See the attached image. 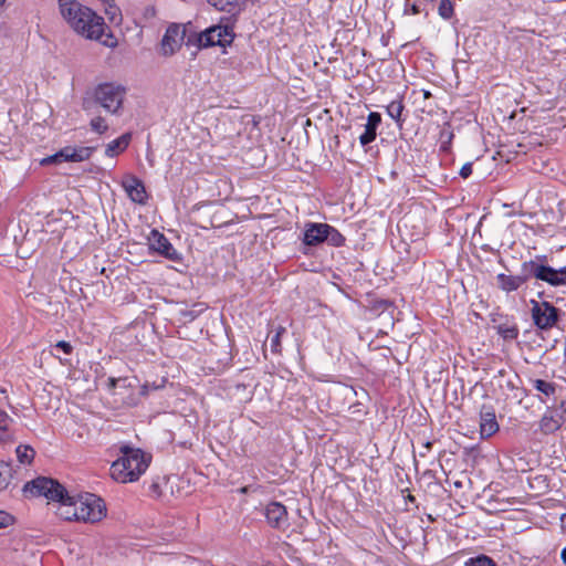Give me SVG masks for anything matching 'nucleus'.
I'll use <instances>...</instances> for the list:
<instances>
[{
  "instance_id": "obj_1",
  "label": "nucleus",
  "mask_w": 566,
  "mask_h": 566,
  "mask_svg": "<svg viewBox=\"0 0 566 566\" xmlns=\"http://www.w3.org/2000/svg\"><path fill=\"white\" fill-rule=\"evenodd\" d=\"M59 8L64 20L76 33L90 40H101L105 30L103 17L76 0H59Z\"/></svg>"
},
{
  "instance_id": "obj_2",
  "label": "nucleus",
  "mask_w": 566,
  "mask_h": 566,
  "mask_svg": "<svg viewBox=\"0 0 566 566\" xmlns=\"http://www.w3.org/2000/svg\"><path fill=\"white\" fill-rule=\"evenodd\" d=\"M24 491L33 496H44L59 502L57 515L65 521L81 522L75 504L76 496L67 493L65 488L51 478H38L27 483Z\"/></svg>"
},
{
  "instance_id": "obj_3",
  "label": "nucleus",
  "mask_w": 566,
  "mask_h": 566,
  "mask_svg": "<svg viewBox=\"0 0 566 566\" xmlns=\"http://www.w3.org/2000/svg\"><path fill=\"white\" fill-rule=\"evenodd\" d=\"M120 457L112 463L111 475L119 483L137 481L150 463V455L138 448L120 447Z\"/></svg>"
},
{
  "instance_id": "obj_4",
  "label": "nucleus",
  "mask_w": 566,
  "mask_h": 566,
  "mask_svg": "<svg viewBox=\"0 0 566 566\" xmlns=\"http://www.w3.org/2000/svg\"><path fill=\"white\" fill-rule=\"evenodd\" d=\"M126 88L114 82H105L96 85L82 99V108L91 112L94 105L101 106L111 115H120Z\"/></svg>"
},
{
  "instance_id": "obj_5",
  "label": "nucleus",
  "mask_w": 566,
  "mask_h": 566,
  "mask_svg": "<svg viewBox=\"0 0 566 566\" xmlns=\"http://www.w3.org/2000/svg\"><path fill=\"white\" fill-rule=\"evenodd\" d=\"M233 25L234 22H231V18H222L219 24L212 25L199 34V46L210 48L219 45L224 48L230 45L234 40Z\"/></svg>"
},
{
  "instance_id": "obj_6",
  "label": "nucleus",
  "mask_w": 566,
  "mask_h": 566,
  "mask_svg": "<svg viewBox=\"0 0 566 566\" xmlns=\"http://www.w3.org/2000/svg\"><path fill=\"white\" fill-rule=\"evenodd\" d=\"M80 520L84 523H96L106 516V505L103 499L93 494H80L75 499Z\"/></svg>"
},
{
  "instance_id": "obj_7",
  "label": "nucleus",
  "mask_w": 566,
  "mask_h": 566,
  "mask_svg": "<svg viewBox=\"0 0 566 566\" xmlns=\"http://www.w3.org/2000/svg\"><path fill=\"white\" fill-rule=\"evenodd\" d=\"M531 316L534 325L541 331H549L559 321V310L547 301L531 300Z\"/></svg>"
},
{
  "instance_id": "obj_8",
  "label": "nucleus",
  "mask_w": 566,
  "mask_h": 566,
  "mask_svg": "<svg viewBox=\"0 0 566 566\" xmlns=\"http://www.w3.org/2000/svg\"><path fill=\"white\" fill-rule=\"evenodd\" d=\"M95 147L91 146H65L57 153L46 156L40 160V165L45 167L50 165H59L62 163H81L91 158L95 151Z\"/></svg>"
},
{
  "instance_id": "obj_9",
  "label": "nucleus",
  "mask_w": 566,
  "mask_h": 566,
  "mask_svg": "<svg viewBox=\"0 0 566 566\" xmlns=\"http://www.w3.org/2000/svg\"><path fill=\"white\" fill-rule=\"evenodd\" d=\"M546 255H536L534 259L528 260L530 279H535L545 282L553 287H558L560 280L557 276V269L546 263Z\"/></svg>"
},
{
  "instance_id": "obj_10",
  "label": "nucleus",
  "mask_w": 566,
  "mask_h": 566,
  "mask_svg": "<svg viewBox=\"0 0 566 566\" xmlns=\"http://www.w3.org/2000/svg\"><path fill=\"white\" fill-rule=\"evenodd\" d=\"M528 263L524 261L521 264L520 273L516 275L500 273L496 275V284L505 293L517 291L523 284L530 281Z\"/></svg>"
},
{
  "instance_id": "obj_11",
  "label": "nucleus",
  "mask_w": 566,
  "mask_h": 566,
  "mask_svg": "<svg viewBox=\"0 0 566 566\" xmlns=\"http://www.w3.org/2000/svg\"><path fill=\"white\" fill-rule=\"evenodd\" d=\"M326 223L306 222L303 232V253L310 254V249L325 243Z\"/></svg>"
},
{
  "instance_id": "obj_12",
  "label": "nucleus",
  "mask_w": 566,
  "mask_h": 566,
  "mask_svg": "<svg viewBox=\"0 0 566 566\" xmlns=\"http://www.w3.org/2000/svg\"><path fill=\"white\" fill-rule=\"evenodd\" d=\"M149 248L150 250L159 253L170 261H179L180 254L172 247L169 240L158 230L153 229L148 237Z\"/></svg>"
},
{
  "instance_id": "obj_13",
  "label": "nucleus",
  "mask_w": 566,
  "mask_h": 566,
  "mask_svg": "<svg viewBox=\"0 0 566 566\" xmlns=\"http://www.w3.org/2000/svg\"><path fill=\"white\" fill-rule=\"evenodd\" d=\"M184 40V31L177 24H171L167 28L161 43L160 51L165 56H170L181 48Z\"/></svg>"
},
{
  "instance_id": "obj_14",
  "label": "nucleus",
  "mask_w": 566,
  "mask_h": 566,
  "mask_svg": "<svg viewBox=\"0 0 566 566\" xmlns=\"http://www.w3.org/2000/svg\"><path fill=\"white\" fill-rule=\"evenodd\" d=\"M264 516L273 528L284 530L289 526L286 507L280 502L269 503L264 509Z\"/></svg>"
},
{
  "instance_id": "obj_15",
  "label": "nucleus",
  "mask_w": 566,
  "mask_h": 566,
  "mask_svg": "<svg viewBox=\"0 0 566 566\" xmlns=\"http://www.w3.org/2000/svg\"><path fill=\"white\" fill-rule=\"evenodd\" d=\"M500 429L496 420L494 407L483 405L480 410V434L482 439H488L495 434Z\"/></svg>"
},
{
  "instance_id": "obj_16",
  "label": "nucleus",
  "mask_w": 566,
  "mask_h": 566,
  "mask_svg": "<svg viewBox=\"0 0 566 566\" xmlns=\"http://www.w3.org/2000/svg\"><path fill=\"white\" fill-rule=\"evenodd\" d=\"M129 199L136 203L144 205L147 201V193L143 181L136 176L128 175L122 182Z\"/></svg>"
},
{
  "instance_id": "obj_17",
  "label": "nucleus",
  "mask_w": 566,
  "mask_h": 566,
  "mask_svg": "<svg viewBox=\"0 0 566 566\" xmlns=\"http://www.w3.org/2000/svg\"><path fill=\"white\" fill-rule=\"evenodd\" d=\"M566 421L564 415H555L552 410H547L539 420V430L544 434L556 432Z\"/></svg>"
},
{
  "instance_id": "obj_18",
  "label": "nucleus",
  "mask_w": 566,
  "mask_h": 566,
  "mask_svg": "<svg viewBox=\"0 0 566 566\" xmlns=\"http://www.w3.org/2000/svg\"><path fill=\"white\" fill-rule=\"evenodd\" d=\"M381 123V115L377 112L369 113L364 133L359 136L361 146H367L376 139L377 128Z\"/></svg>"
},
{
  "instance_id": "obj_19",
  "label": "nucleus",
  "mask_w": 566,
  "mask_h": 566,
  "mask_svg": "<svg viewBox=\"0 0 566 566\" xmlns=\"http://www.w3.org/2000/svg\"><path fill=\"white\" fill-rule=\"evenodd\" d=\"M209 4L219 11H226L230 14L231 22H235L237 15L242 10V4L239 0H207Z\"/></svg>"
},
{
  "instance_id": "obj_20",
  "label": "nucleus",
  "mask_w": 566,
  "mask_h": 566,
  "mask_svg": "<svg viewBox=\"0 0 566 566\" xmlns=\"http://www.w3.org/2000/svg\"><path fill=\"white\" fill-rule=\"evenodd\" d=\"M130 139L132 135L129 133H125L118 138L112 140L106 145L105 155L107 157H114L123 153L128 147Z\"/></svg>"
},
{
  "instance_id": "obj_21",
  "label": "nucleus",
  "mask_w": 566,
  "mask_h": 566,
  "mask_svg": "<svg viewBox=\"0 0 566 566\" xmlns=\"http://www.w3.org/2000/svg\"><path fill=\"white\" fill-rule=\"evenodd\" d=\"M13 419L3 410H0V431L2 432L0 440H14L13 433L10 431Z\"/></svg>"
},
{
  "instance_id": "obj_22",
  "label": "nucleus",
  "mask_w": 566,
  "mask_h": 566,
  "mask_svg": "<svg viewBox=\"0 0 566 566\" xmlns=\"http://www.w3.org/2000/svg\"><path fill=\"white\" fill-rule=\"evenodd\" d=\"M403 109L405 106L401 98L390 102L386 108L387 114L397 123L400 128L403 123V119L401 118Z\"/></svg>"
},
{
  "instance_id": "obj_23",
  "label": "nucleus",
  "mask_w": 566,
  "mask_h": 566,
  "mask_svg": "<svg viewBox=\"0 0 566 566\" xmlns=\"http://www.w3.org/2000/svg\"><path fill=\"white\" fill-rule=\"evenodd\" d=\"M326 243L332 245V247H336V248H339V247H343L344 243H345V237L334 227L329 226L328 223H326Z\"/></svg>"
},
{
  "instance_id": "obj_24",
  "label": "nucleus",
  "mask_w": 566,
  "mask_h": 566,
  "mask_svg": "<svg viewBox=\"0 0 566 566\" xmlns=\"http://www.w3.org/2000/svg\"><path fill=\"white\" fill-rule=\"evenodd\" d=\"M497 334L505 340H513L518 337V327L516 324L502 323L496 327Z\"/></svg>"
},
{
  "instance_id": "obj_25",
  "label": "nucleus",
  "mask_w": 566,
  "mask_h": 566,
  "mask_svg": "<svg viewBox=\"0 0 566 566\" xmlns=\"http://www.w3.org/2000/svg\"><path fill=\"white\" fill-rule=\"evenodd\" d=\"M13 478V469L10 463L0 461V491L6 490Z\"/></svg>"
},
{
  "instance_id": "obj_26",
  "label": "nucleus",
  "mask_w": 566,
  "mask_h": 566,
  "mask_svg": "<svg viewBox=\"0 0 566 566\" xmlns=\"http://www.w3.org/2000/svg\"><path fill=\"white\" fill-rule=\"evenodd\" d=\"M17 458L22 464H30L35 455V451L30 446L20 444L15 449Z\"/></svg>"
},
{
  "instance_id": "obj_27",
  "label": "nucleus",
  "mask_w": 566,
  "mask_h": 566,
  "mask_svg": "<svg viewBox=\"0 0 566 566\" xmlns=\"http://www.w3.org/2000/svg\"><path fill=\"white\" fill-rule=\"evenodd\" d=\"M454 135L449 123H446L440 130L439 139L441 142V150L449 151Z\"/></svg>"
},
{
  "instance_id": "obj_28",
  "label": "nucleus",
  "mask_w": 566,
  "mask_h": 566,
  "mask_svg": "<svg viewBox=\"0 0 566 566\" xmlns=\"http://www.w3.org/2000/svg\"><path fill=\"white\" fill-rule=\"evenodd\" d=\"M534 388L542 392L546 397H551L555 395L556 391V385L554 382H549L543 379H535L532 381Z\"/></svg>"
},
{
  "instance_id": "obj_29",
  "label": "nucleus",
  "mask_w": 566,
  "mask_h": 566,
  "mask_svg": "<svg viewBox=\"0 0 566 566\" xmlns=\"http://www.w3.org/2000/svg\"><path fill=\"white\" fill-rule=\"evenodd\" d=\"M286 333V328L282 325L277 326L274 329V335L271 337V352L273 354H281L282 346H281V338Z\"/></svg>"
},
{
  "instance_id": "obj_30",
  "label": "nucleus",
  "mask_w": 566,
  "mask_h": 566,
  "mask_svg": "<svg viewBox=\"0 0 566 566\" xmlns=\"http://www.w3.org/2000/svg\"><path fill=\"white\" fill-rule=\"evenodd\" d=\"M464 566H497L495 562L486 556V555H479L476 557H471L464 562Z\"/></svg>"
},
{
  "instance_id": "obj_31",
  "label": "nucleus",
  "mask_w": 566,
  "mask_h": 566,
  "mask_svg": "<svg viewBox=\"0 0 566 566\" xmlns=\"http://www.w3.org/2000/svg\"><path fill=\"white\" fill-rule=\"evenodd\" d=\"M90 127L93 132L102 135L107 132L108 125L104 117L95 116L90 122Z\"/></svg>"
},
{
  "instance_id": "obj_32",
  "label": "nucleus",
  "mask_w": 566,
  "mask_h": 566,
  "mask_svg": "<svg viewBox=\"0 0 566 566\" xmlns=\"http://www.w3.org/2000/svg\"><path fill=\"white\" fill-rule=\"evenodd\" d=\"M439 15L444 19L449 20L454 13L453 3L450 0H441L439 8H438Z\"/></svg>"
},
{
  "instance_id": "obj_33",
  "label": "nucleus",
  "mask_w": 566,
  "mask_h": 566,
  "mask_svg": "<svg viewBox=\"0 0 566 566\" xmlns=\"http://www.w3.org/2000/svg\"><path fill=\"white\" fill-rule=\"evenodd\" d=\"M14 518L11 514L0 511V528L8 527L13 523Z\"/></svg>"
},
{
  "instance_id": "obj_34",
  "label": "nucleus",
  "mask_w": 566,
  "mask_h": 566,
  "mask_svg": "<svg viewBox=\"0 0 566 566\" xmlns=\"http://www.w3.org/2000/svg\"><path fill=\"white\" fill-rule=\"evenodd\" d=\"M53 348L54 349H60V350H62L66 355H70L73 352V346L69 342H65V340H59L53 346Z\"/></svg>"
},
{
  "instance_id": "obj_35",
  "label": "nucleus",
  "mask_w": 566,
  "mask_h": 566,
  "mask_svg": "<svg viewBox=\"0 0 566 566\" xmlns=\"http://www.w3.org/2000/svg\"><path fill=\"white\" fill-rule=\"evenodd\" d=\"M459 174L463 179L469 178L472 175V163H465Z\"/></svg>"
},
{
  "instance_id": "obj_36",
  "label": "nucleus",
  "mask_w": 566,
  "mask_h": 566,
  "mask_svg": "<svg viewBox=\"0 0 566 566\" xmlns=\"http://www.w3.org/2000/svg\"><path fill=\"white\" fill-rule=\"evenodd\" d=\"M557 276L560 280L559 285H566V265L557 269Z\"/></svg>"
},
{
  "instance_id": "obj_37",
  "label": "nucleus",
  "mask_w": 566,
  "mask_h": 566,
  "mask_svg": "<svg viewBox=\"0 0 566 566\" xmlns=\"http://www.w3.org/2000/svg\"><path fill=\"white\" fill-rule=\"evenodd\" d=\"M118 381H120V378H114V377L108 378V387L111 389L115 388L117 386Z\"/></svg>"
},
{
  "instance_id": "obj_38",
  "label": "nucleus",
  "mask_w": 566,
  "mask_h": 566,
  "mask_svg": "<svg viewBox=\"0 0 566 566\" xmlns=\"http://www.w3.org/2000/svg\"><path fill=\"white\" fill-rule=\"evenodd\" d=\"M506 387L510 388V389H517V387L515 386V384L511 379H509L506 381Z\"/></svg>"
},
{
  "instance_id": "obj_39",
  "label": "nucleus",
  "mask_w": 566,
  "mask_h": 566,
  "mask_svg": "<svg viewBox=\"0 0 566 566\" xmlns=\"http://www.w3.org/2000/svg\"><path fill=\"white\" fill-rule=\"evenodd\" d=\"M560 558H562L563 563L566 565V547L563 548V551L560 553Z\"/></svg>"
},
{
  "instance_id": "obj_40",
  "label": "nucleus",
  "mask_w": 566,
  "mask_h": 566,
  "mask_svg": "<svg viewBox=\"0 0 566 566\" xmlns=\"http://www.w3.org/2000/svg\"><path fill=\"white\" fill-rule=\"evenodd\" d=\"M411 12H412V14H418V13L420 12V10H419V8H418V6H417V4H413V6L411 7Z\"/></svg>"
},
{
  "instance_id": "obj_41",
  "label": "nucleus",
  "mask_w": 566,
  "mask_h": 566,
  "mask_svg": "<svg viewBox=\"0 0 566 566\" xmlns=\"http://www.w3.org/2000/svg\"><path fill=\"white\" fill-rule=\"evenodd\" d=\"M505 374H506V370H505V369H500V370L497 371V376H499V377H504V376H505Z\"/></svg>"
},
{
  "instance_id": "obj_42",
  "label": "nucleus",
  "mask_w": 566,
  "mask_h": 566,
  "mask_svg": "<svg viewBox=\"0 0 566 566\" xmlns=\"http://www.w3.org/2000/svg\"><path fill=\"white\" fill-rule=\"evenodd\" d=\"M423 96H424V98H429L431 96V94H430V92L424 91Z\"/></svg>"
},
{
  "instance_id": "obj_43",
  "label": "nucleus",
  "mask_w": 566,
  "mask_h": 566,
  "mask_svg": "<svg viewBox=\"0 0 566 566\" xmlns=\"http://www.w3.org/2000/svg\"><path fill=\"white\" fill-rule=\"evenodd\" d=\"M431 446H432V443L429 441L424 444L426 449H428V450L431 449Z\"/></svg>"
},
{
  "instance_id": "obj_44",
  "label": "nucleus",
  "mask_w": 566,
  "mask_h": 566,
  "mask_svg": "<svg viewBox=\"0 0 566 566\" xmlns=\"http://www.w3.org/2000/svg\"><path fill=\"white\" fill-rule=\"evenodd\" d=\"M408 500H409L410 502H415V501H416L415 496H412V495H408Z\"/></svg>"
},
{
  "instance_id": "obj_45",
  "label": "nucleus",
  "mask_w": 566,
  "mask_h": 566,
  "mask_svg": "<svg viewBox=\"0 0 566 566\" xmlns=\"http://www.w3.org/2000/svg\"><path fill=\"white\" fill-rule=\"evenodd\" d=\"M103 43H104L105 45H108V46H113V45H114V43H113V42H112V43H109V42H107V41H104Z\"/></svg>"
},
{
  "instance_id": "obj_46",
  "label": "nucleus",
  "mask_w": 566,
  "mask_h": 566,
  "mask_svg": "<svg viewBox=\"0 0 566 566\" xmlns=\"http://www.w3.org/2000/svg\"><path fill=\"white\" fill-rule=\"evenodd\" d=\"M6 0H0V6H2Z\"/></svg>"
}]
</instances>
